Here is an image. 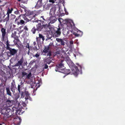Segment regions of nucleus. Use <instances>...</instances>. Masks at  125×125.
I'll return each instance as SVG.
<instances>
[{"label":"nucleus","instance_id":"nucleus-19","mask_svg":"<svg viewBox=\"0 0 125 125\" xmlns=\"http://www.w3.org/2000/svg\"><path fill=\"white\" fill-rule=\"evenodd\" d=\"M69 30L66 28H63L62 30V33L64 35H67Z\"/></svg>","mask_w":125,"mask_h":125},{"label":"nucleus","instance_id":"nucleus-50","mask_svg":"<svg viewBox=\"0 0 125 125\" xmlns=\"http://www.w3.org/2000/svg\"><path fill=\"white\" fill-rule=\"evenodd\" d=\"M41 17L42 18H43V20H45V19L43 18H44V16H42Z\"/></svg>","mask_w":125,"mask_h":125},{"label":"nucleus","instance_id":"nucleus-35","mask_svg":"<svg viewBox=\"0 0 125 125\" xmlns=\"http://www.w3.org/2000/svg\"><path fill=\"white\" fill-rule=\"evenodd\" d=\"M60 54V52L59 51H57L54 53L55 55H57V54Z\"/></svg>","mask_w":125,"mask_h":125},{"label":"nucleus","instance_id":"nucleus-29","mask_svg":"<svg viewBox=\"0 0 125 125\" xmlns=\"http://www.w3.org/2000/svg\"><path fill=\"white\" fill-rule=\"evenodd\" d=\"M6 38H7V40L6 41V45H7V48L8 49V47H9V46H10V44H9V42L8 41V40L7 37H6Z\"/></svg>","mask_w":125,"mask_h":125},{"label":"nucleus","instance_id":"nucleus-36","mask_svg":"<svg viewBox=\"0 0 125 125\" xmlns=\"http://www.w3.org/2000/svg\"><path fill=\"white\" fill-rule=\"evenodd\" d=\"M25 99L26 100L29 99L31 101L32 100V98L30 96H29V97H27V98H25Z\"/></svg>","mask_w":125,"mask_h":125},{"label":"nucleus","instance_id":"nucleus-39","mask_svg":"<svg viewBox=\"0 0 125 125\" xmlns=\"http://www.w3.org/2000/svg\"><path fill=\"white\" fill-rule=\"evenodd\" d=\"M33 49L36 51L38 50L36 46H35L34 47H33Z\"/></svg>","mask_w":125,"mask_h":125},{"label":"nucleus","instance_id":"nucleus-33","mask_svg":"<svg viewBox=\"0 0 125 125\" xmlns=\"http://www.w3.org/2000/svg\"><path fill=\"white\" fill-rule=\"evenodd\" d=\"M7 16L6 18L4 19V20L5 21H8L9 19V15L7 14Z\"/></svg>","mask_w":125,"mask_h":125},{"label":"nucleus","instance_id":"nucleus-17","mask_svg":"<svg viewBox=\"0 0 125 125\" xmlns=\"http://www.w3.org/2000/svg\"><path fill=\"white\" fill-rule=\"evenodd\" d=\"M6 90L7 94L9 96H12V94L10 91L9 87H6Z\"/></svg>","mask_w":125,"mask_h":125},{"label":"nucleus","instance_id":"nucleus-4","mask_svg":"<svg viewBox=\"0 0 125 125\" xmlns=\"http://www.w3.org/2000/svg\"><path fill=\"white\" fill-rule=\"evenodd\" d=\"M79 32L80 33L79 34L78 33L75 32H74L73 31H71L69 30L67 36L72 37L73 34L76 37H81L83 35V32L80 31Z\"/></svg>","mask_w":125,"mask_h":125},{"label":"nucleus","instance_id":"nucleus-7","mask_svg":"<svg viewBox=\"0 0 125 125\" xmlns=\"http://www.w3.org/2000/svg\"><path fill=\"white\" fill-rule=\"evenodd\" d=\"M1 31L2 33L1 38L2 40V41H5L6 40L5 39L7 37L6 30L4 28H2L1 29Z\"/></svg>","mask_w":125,"mask_h":125},{"label":"nucleus","instance_id":"nucleus-34","mask_svg":"<svg viewBox=\"0 0 125 125\" xmlns=\"http://www.w3.org/2000/svg\"><path fill=\"white\" fill-rule=\"evenodd\" d=\"M21 87L20 85L19 84L18 86V90L19 91V93H21V90H20Z\"/></svg>","mask_w":125,"mask_h":125},{"label":"nucleus","instance_id":"nucleus-22","mask_svg":"<svg viewBox=\"0 0 125 125\" xmlns=\"http://www.w3.org/2000/svg\"><path fill=\"white\" fill-rule=\"evenodd\" d=\"M68 25L70 26V27L72 28L74 26L75 24L73 22L71 21L69 23H68Z\"/></svg>","mask_w":125,"mask_h":125},{"label":"nucleus","instance_id":"nucleus-28","mask_svg":"<svg viewBox=\"0 0 125 125\" xmlns=\"http://www.w3.org/2000/svg\"><path fill=\"white\" fill-rule=\"evenodd\" d=\"M47 53V56H49V57H51L52 56V52L51 51H49Z\"/></svg>","mask_w":125,"mask_h":125},{"label":"nucleus","instance_id":"nucleus-8","mask_svg":"<svg viewBox=\"0 0 125 125\" xmlns=\"http://www.w3.org/2000/svg\"><path fill=\"white\" fill-rule=\"evenodd\" d=\"M61 28H57L56 30H54V33L53 34V37H58L61 35Z\"/></svg>","mask_w":125,"mask_h":125},{"label":"nucleus","instance_id":"nucleus-43","mask_svg":"<svg viewBox=\"0 0 125 125\" xmlns=\"http://www.w3.org/2000/svg\"><path fill=\"white\" fill-rule=\"evenodd\" d=\"M26 47L28 48V49H29L30 47H29V43H28L27 44V45H26Z\"/></svg>","mask_w":125,"mask_h":125},{"label":"nucleus","instance_id":"nucleus-38","mask_svg":"<svg viewBox=\"0 0 125 125\" xmlns=\"http://www.w3.org/2000/svg\"><path fill=\"white\" fill-rule=\"evenodd\" d=\"M48 65L46 64H45L44 65V66L43 67V69H47L48 68Z\"/></svg>","mask_w":125,"mask_h":125},{"label":"nucleus","instance_id":"nucleus-21","mask_svg":"<svg viewBox=\"0 0 125 125\" xmlns=\"http://www.w3.org/2000/svg\"><path fill=\"white\" fill-rule=\"evenodd\" d=\"M49 50V47L48 46L47 47H45L43 51L45 53H47L48 52Z\"/></svg>","mask_w":125,"mask_h":125},{"label":"nucleus","instance_id":"nucleus-32","mask_svg":"<svg viewBox=\"0 0 125 125\" xmlns=\"http://www.w3.org/2000/svg\"><path fill=\"white\" fill-rule=\"evenodd\" d=\"M31 73H30L29 74L27 75L26 78L28 79H29L30 77L31 76Z\"/></svg>","mask_w":125,"mask_h":125},{"label":"nucleus","instance_id":"nucleus-14","mask_svg":"<svg viewBox=\"0 0 125 125\" xmlns=\"http://www.w3.org/2000/svg\"><path fill=\"white\" fill-rule=\"evenodd\" d=\"M56 40L57 41L60 43L61 45L64 46L65 45V42L62 39L57 38L56 39Z\"/></svg>","mask_w":125,"mask_h":125},{"label":"nucleus","instance_id":"nucleus-45","mask_svg":"<svg viewBox=\"0 0 125 125\" xmlns=\"http://www.w3.org/2000/svg\"><path fill=\"white\" fill-rule=\"evenodd\" d=\"M22 105H23L24 106V107H26V104H25V103H23L22 104Z\"/></svg>","mask_w":125,"mask_h":125},{"label":"nucleus","instance_id":"nucleus-54","mask_svg":"<svg viewBox=\"0 0 125 125\" xmlns=\"http://www.w3.org/2000/svg\"><path fill=\"white\" fill-rule=\"evenodd\" d=\"M59 20V21L60 22H60V21Z\"/></svg>","mask_w":125,"mask_h":125},{"label":"nucleus","instance_id":"nucleus-51","mask_svg":"<svg viewBox=\"0 0 125 125\" xmlns=\"http://www.w3.org/2000/svg\"><path fill=\"white\" fill-rule=\"evenodd\" d=\"M64 54H65V55H67V54H66V53L65 52V53H64Z\"/></svg>","mask_w":125,"mask_h":125},{"label":"nucleus","instance_id":"nucleus-18","mask_svg":"<svg viewBox=\"0 0 125 125\" xmlns=\"http://www.w3.org/2000/svg\"><path fill=\"white\" fill-rule=\"evenodd\" d=\"M16 88L15 84L12 83H11V85L10 88L11 90L13 92H14Z\"/></svg>","mask_w":125,"mask_h":125},{"label":"nucleus","instance_id":"nucleus-52","mask_svg":"<svg viewBox=\"0 0 125 125\" xmlns=\"http://www.w3.org/2000/svg\"><path fill=\"white\" fill-rule=\"evenodd\" d=\"M18 0L19 2L21 1V0Z\"/></svg>","mask_w":125,"mask_h":125},{"label":"nucleus","instance_id":"nucleus-31","mask_svg":"<svg viewBox=\"0 0 125 125\" xmlns=\"http://www.w3.org/2000/svg\"><path fill=\"white\" fill-rule=\"evenodd\" d=\"M25 95L26 97L25 98L29 96V94L28 92L27 91H25Z\"/></svg>","mask_w":125,"mask_h":125},{"label":"nucleus","instance_id":"nucleus-24","mask_svg":"<svg viewBox=\"0 0 125 125\" xmlns=\"http://www.w3.org/2000/svg\"><path fill=\"white\" fill-rule=\"evenodd\" d=\"M13 10V8H11L10 9L9 8H8L7 10V12L6 14L9 15L10 13H11L12 11Z\"/></svg>","mask_w":125,"mask_h":125},{"label":"nucleus","instance_id":"nucleus-37","mask_svg":"<svg viewBox=\"0 0 125 125\" xmlns=\"http://www.w3.org/2000/svg\"><path fill=\"white\" fill-rule=\"evenodd\" d=\"M21 94V97H22V98H24V96H25L24 93V92H22Z\"/></svg>","mask_w":125,"mask_h":125},{"label":"nucleus","instance_id":"nucleus-9","mask_svg":"<svg viewBox=\"0 0 125 125\" xmlns=\"http://www.w3.org/2000/svg\"><path fill=\"white\" fill-rule=\"evenodd\" d=\"M7 49L9 50L10 52V54L12 56H14L17 53V50L14 49H12L10 47H9Z\"/></svg>","mask_w":125,"mask_h":125},{"label":"nucleus","instance_id":"nucleus-48","mask_svg":"<svg viewBox=\"0 0 125 125\" xmlns=\"http://www.w3.org/2000/svg\"><path fill=\"white\" fill-rule=\"evenodd\" d=\"M33 44L34 45V46H35V45H36V43L35 42H33Z\"/></svg>","mask_w":125,"mask_h":125},{"label":"nucleus","instance_id":"nucleus-23","mask_svg":"<svg viewBox=\"0 0 125 125\" xmlns=\"http://www.w3.org/2000/svg\"><path fill=\"white\" fill-rule=\"evenodd\" d=\"M14 108H15V109H16V110H15L16 111V112H15V113L16 114V115H20L21 114V112L19 110H17L16 109V108L15 107H13V109L14 110Z\"/></svg>","mask_w":125,"mask_h":125},{"label":"nucleus","instance_id":"nucleus-47","mask_svg":"<svg viewBox=\"0 0 125 125\" xmlns=\"http://www.w3.org/2000/svg\"><path fill=\"white\" fill-rule=\"evenodd\" d=\"M18 11H15V12H14V13H15L16 14H17L18 13Z\"/></svg>","mask_w":125,"mask_h":125},{"label":"nucleus","instance_id":"nucleus-12","mask_svg":"<svg viewBox=\"0 0 125 125\" xmlns=\"http://www.w3.org/2000/svg\"><path fill=\"white\" fill-rule=\"evenodd\" d=\"M24 61V59L23 57H22L21 58L20 60L19 61H18L17 63H16L14 66H21Z\"/></svg>","mask_w":125,"mask_h":125},{"label":"nucleus","instance_id":"nucleus-25","mask_svg":"<svg viewBox=\"0 0 125 125\" xmlns=\"http://www.w3.org/2000/svg\"><path fill=\"white\" fill-rule=\"evenodd\" d=\"M36 30H37V28L36 29L35 27H33L31 29V31L33 34H34L35 33Z\"/></svg>","mask_w":125,"mask_h":125},{"label":"nucleus","instance_id":"nucleus-15","mask_svg":"<svg viewBox=\"0 0 125 125\" xmlns=\"http://www.w3.org/2000/svg\"><path fill=\"white\" fill-rule=\"evenodd\" d=\"M52 57H49L45 59V61L46 62V63L49 64L52 62Z\"/></svg>","mask_w":125,"mask_h":125},{"label":"nucleus","instance_id":"nucleus-1","mask_svg":"<svg viewBox=\"0 0 125 125\" xmlns=\"http://www.w3.org/2000/svg\"><path fill=\"white\" fill-rule=\"evenodd\" d=\"M76 64L78 65L80 68V69L79 70L77 67L73 62H71V64L69 65V66L71 70V72L69 69H64V72L63 73L67 75L69 74H73L75 77H77L78 74H79L82 73V67L81 65H79L78 63H76Z\"/></svg>","mask_w":125,"mask_h":125},{"label":"nucleus","instance_id":"nucleus-5","mask_svg":"<svg viewBox=\"0 0 125 125\" xmlns=\"http://www.w3.org/2000/svg\"><path fill=\"white\" fill-rule=\"evenodd\" d=\"M63 62L62 60L61 62L58 63L56 66L55 70L56 71H58L59 72H62L65 68L64 66V64L62 63V62Z\"/></svg>","mask_w":125,"mask_h":125},{"label":"nucleus","instance_id":"nucleus-53","mask_svg":"<svg viewBox=\"0 0 125 125\" xmlns=\"http://www.w3.org/2000/svg\"><path fill=\"white\" fill-rule=\"evenodd\" d=\"M21 31H20L19 32V33H21Z\"/></svg>","mask_w":125,"mask_h":125},{"label":"nucleus","instance_id":"nucleus-42","mask_svg":"<svg viewBox=\"0 0 125 125\" xmlns=\"http://www.w3.org/2000/svg\"><path fill=\"white\" fill-rule=\"evenodd\" d=\"M24 29L26 31H28V29L26 26H25L24 27Z\"/></svg>","mask_w":125,"mask_h":125},{"label":"nucleus","instance_id":"nucleus-16","mask_svg":"<svg viewBox=\"0 0 125 125\" xmlns=\"http://www.w3.org/2000/svg\"><path fill=\"white\" fill-rule=\"evenodd\" d=\"M17 34V31H14L12 32V34L11 35V37L14 39H17L18 38V36L16 35Z\"/></svg>","mask_w":125,"mask_h":125},{"label":"nucleus","instance_id":"nucleus-10","mask_svg":"<svg viewBox=\"0 0 125 125\" xmlns=\"http://www.w3.org/2000/svg\"><path fill=\"white\" fill-rule=\"evenodd\" d=\"M13 104V101L10 100H7L5 102L4 105H6L8 107L11 106Z\"/></svg>","mask_w":125,"mask_h":125},{"label":"nucleus","instance_id":"nucleus-44","mask_svg":"<svg viewBox=\"0 0 125 125\" xmlns=\"http://www.w3.org/2000/svg\"><path fill=\"white\" fill-rule=\"evenodd\" d=\"M49 2H52V3H54V1L53 0H49Z\"/></svg>","mask_w":125,"mask_h":125},{"label":"nucleus","instance_id":"nucleus-3","mask_svg":"<svg viewBox=\"0 0 125 125\" xmlns=\"http://www.w3.org/2000/svg\"><path fill=\"white\" fill-rule=\"evenodd\" d=\"M44 22V21H42V24L41 23H40L36 25L37 29L38 31H41L43 29H46L49 26V24H43V23Z\"/></svg>","mask_w":125,"mask_h":125},{"label":"nucleus","instance_id":"nucleus-20","mask_svg":"<svg viewBox=\"0 0 125 125\" xmlns=\"http://www.w3.org/2000/svg\"><path fill=\"white\" fill-rule=\"evenodd\" d=\"M18 120V121H19V123H17V124L18 125L20 124L21 122V119L20 117H15L13 119V121L15 122L16 121V120Z\"/></svg>","mask_w":125,"mask_h":125},{"label":"nucleus","instance_id":"nucleus-11","mask_svg":"<svg viewBox=\"0 0 125 125\" xmlns=\"http://www.w3.org/2000/svg\"><path fill=\"white\" fill-rule=\"evenodd\" d=\"M42 0H38L36 5L35 6V8L36 9H38L42 6Z\"/></svg>","mask_w":125,"mask_h":125},{"label":"nucleus","instance_id":"nucleus-26","mask_svg":"<svg viewBox=\"0 0 125 125\" xmlns=\"http://www.w3.org/2000/svg\"><path fill=\"white\" fill-rule=\"evenodd\" d=\"M23 18L24 20L25 21H24V22H25V23H26L27 22L29 21H30V20L28 18H27L25 16H24Z\"/></svg>","mask_w":125,"mask_h":125},{"label":"nucleus","instance_id":"nucleus-49","mask_svg":"<svg viewBox=\"0 0 125 125\" xmlns=\"http://www.w3.org/2000/svg\"><path fill=\"white\" fill-rule=\"evenodd\" d=\"M12 16H13V17L14 18H15L16 16L15 15H12Z\"/></svg>","mask_w":125,"mask_h":125},{"label":"nucleus","instance_id":"nucleus-6","mask_svg":"<svg viewBox=\"0 0 125 125\" xmlns=\"http://www.w3.org/2000/svg\"><path fill=\"white\" fill-rule=\"evenodd\" d=\"M25 22L23 20L21 19L20 16L16 18L14 22L15 23L17 24L18 25L25 24Z\"/></svg>","mask_w":125,"mask_h":125},{"label":"nucleus","instance_id":"nucleus-13","mask_svg":"<svg viewBox=\"0 0 125 125\" xmlns=\"http://www.w3.org/2000/svg\"><path fill=\"white\" fill-rule=\"evenodd\" d=\"M36 41H40V40L42 39V41L43 42L44 40L45 39L44 36L43 35L41 34H39V37H37L36 38Z\"/></svg>","mask_w":125,"mask_h":125},{"label":"nucleus","instance_id":"nucleus-2","mask_svg":"<svg viewBox=\"0 0 125 125\" xmlns=\"http://www.w3.org/2000/svg\"><path fill=\"white\" fill-rule=\"evenodd\" d=\"M56 9L55 8L52 9L50 12V17L49 19L50 21L49 23L53 24L55 23L57 21V18L55 16L54 14L55 13Z\"/></svg>","mask_w":125,"mask_h":125},{"label":"nucleus","instance_id":"nucleus-40","mask_svg":"<svg viewBox=\"0 0 125 125\" xmlns=\"http://www.w3.org/2000/svg\"><path fill=\"white\" fill-rule=\"evenodd\" d=\"M40 54H38V53H36L34 56L35 57H39L40 56Z\"/></svg>","mask_w":125,"mask_h":125},{"label":"nucleus","instance_id":"nucleus-27","mask_svg":"<svg viewBox=\"0 0 125 125\" xmlns=\"http://www.w3.org/2000/svg\"><path fill=\"white\" fill-rule=\"evenodd\" d=\"M15 39L13 40V42L15 45L17 44V42L19 41L18 38L17 39Z\"/></svg>","mask_w":125,"mask_h":125},{"label":"nucleus","instance_id":"nucleus-46","mask_svg":"<svg viewBox=\"0 0 125 125\" xmlns=\"http://www.w3.org/2000/svg\"><path fill=\"white\" fill-rule=\"evenodd\" d=\"M70 44H73V42L72 41H70Z\"/></svg>","mask_w":125,"mask_h":125},{"label":"nucleus","instance_id":"nucleus-30","mask_svg":"<svg viewBox=\"0 0 125 125\" xmlns=\"http://www.w3.org/2000/svg\"><path fill=\"white\" fill-rule=\"evenodd\" d=\"M22 77H24L25 75H27V73L25 72H22Z\"/></svg>","mask_w":125,"mask_h":125},{"label":"nucleus","instance_id":"nucleus-41","mask_svg":"<svg viewBox=\"0 0 125 125\" xmlns=\"http://www.w3.org/2000/svg\"><path fill=\"white\" fill-rule=\"evenodd\" d=\"M47 39H51V38H52V37L51 36H49V35H47Z\"/></svg>","mask_w":125,"mask_h":125}]
</instances>
